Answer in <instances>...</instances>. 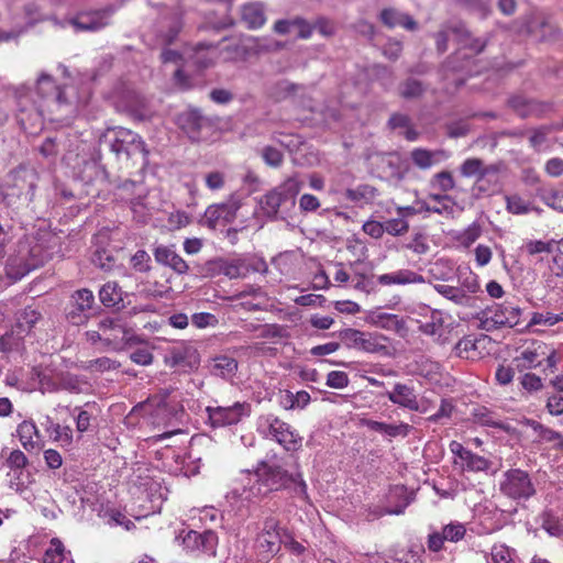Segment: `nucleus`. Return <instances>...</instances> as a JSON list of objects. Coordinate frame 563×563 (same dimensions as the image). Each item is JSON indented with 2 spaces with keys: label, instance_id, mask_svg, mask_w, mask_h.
<instances>
[{
  "label": "nucleus",
  "instance_id": "44",
  "mask_svg": "<svg viewBox=\"0 0 563 563\" xmlns=\"http://www.w3.org/2000/svg\"><path fill=\"white\" fill-rule=\"evenodd\" d=\"M250 331H258L257 338L276 339L284 336V328L278 324H249Z\"/></svg>",
  "mask_w": 563,
  "mask_h": 563
},
{
  "label": "nucleus",
  "instance_id": "34",
  "mask_svg": "<svg viewBox=\"0 0 563 563\" xmlns=\"http://www.w3.org/2000/svg\"><path fill=\"white\" fill-rule=\"evenodd\" d=\"M59 146L66 151V158L70 159L73 154L78 156L80 152L85 151L86 143L76 133H68L59 135Z\"/></svg>",
  "mask_w": 563,
  "mask_h": 563
},
{
  "label": "nucleus",
  "instance_id": "39",
  "mask_svg": "<svg viewBox=\"0 0 563 563\" xmlns=\"http://www.w3.org/2000/svg\"><path fill=\"white\" fill-rule=\"evenodd\" d=\"M64 560L65 547L59 539L53 538L44 553L43 563H63Z\"/></svg>",
  "mask_w": 563,
  "mask_h": 563
},
{
  "label": "nucleus",
  "instance_id": "2",
  "mask_svg": "<svg viewBox=\"0 0 563 563\" xmlns=\"http://www.w3.org/2000/svg\"><path fill=\"white\" fill-rule=\"evenodd\" d=\"M256 429L261 435L272 439L286 451H298L302 438L291 426L273 413L263 415L257 419Z\"/></svg>",
  "mask_w": 563,
  "mask_h": 563
},
{
  "label": "nucleus",
  "instance_id": "62",
  "mask_svg": "<svg viewBox=\"0 0 563 563\" xmlns=\"http://www.w3.org/2000/svg\"><path fill=\"white\" fill-rule=\"evenodd\" d=\"M537 439L538 441L554 443V445L558 448L563 446V437L561 435V433L552 429H549L545 426L537 434Z\"/></svg>",
  "mask_w": 563,
  "mask_h": 563
},
{
  "label": "nucleus",
  "instance_id": "23",
  "mask_svg": "<svg viewBox=\"0 0 563 563\" xmlns=\"http://www.w3.org/2000/svg\"><path fill=\"white\" fill-rule=\"evenodd\" d=\"M16 437L26 451L40 450V431L32 420H24L18 424Z\"/></svg>",
  "mask_w": 563,
  "mask_h": 563
},
{
  "label": "nucleus",
  "instance_id": "8",
  "mask_svg": "<svg viewBox=\"0 0 563 563\" xmlns=\"http://www.w3.org/2000/svg\"><path fill=\"white\" fill-rule=\"evenodd\" d=\"M500 492L511 499H529L536 494V488L529 474L520 468H512L504 473L499 483Z\"/></svg>",
  "mask_w": 563,
  "mask_h": 563
},
{
  "label": "nucleus",
  "instance_id": "40",
  "mask_svg": "<svg viewBox=\"0 0 563 563\" xmlns=\"http://www.w3.org/2000/svg\"><path fill=\"white\" fill-rule=\"evenodd\" d=\"M45 429L53 435L55 441L70 443L73 440L71 428L68 426L62 427L58 423H55L48 416L46 417Z\"/></svg>",
  "mask_w": 563,
  "mask_h": 563
},
{
  "label": "nucleus",
  "instance_id": "27",
  "mask_svg": "<svg viewBox=\"0 0 563 563\" xmlns=\"http://www.w3.org/2000/svg\"><path fill=\"white\" fill-rule=\"evenodd\" d=\"M380 20L390 29L396 26H402L409 31L417 29V22L409 14L391 8L384 9L380 12Z\"/></svg>",
  "mask_w": 563,
  "mask_h": 563
},
{
  "label": "nucleus",
  "instance_id": "57",
  "mask_svg": "<svg viewBox=\"0 0 563 563\" xmlns=\"http://www.w3.org/2000/svg\"><path fill=\"white\" fill-rule=\"evenodd\" d=\"M262 157L268 166L275 168L279 167L284 161L283 153L273 146L263 147Z\"/></svg>",
  "mask_w": 563,
  "mask_h": 563
},
{
  "label": "nucleus",
  "instance_id": "32",
  "mask_svg": "<svg viewBox=\"0 0 563 563\" xmlns=\"http://www.w3.org/2000/svg\"><path fill=\"white\" fill-rule=\"evenodd\" d=\"M377 190L375 187L362 184L356 188H349L345 190L344 196L347 200L355 203H368L376 197Z\"/></svg>",
  "mask_w": 563,
  "mask_h": 563
},
{
  "label": "nucleus",
  "instance_id": "13",
  "mask_svg": "<svg viewBox=\"0 0 563 563\" xmlns=\"http://www.w3.org/2000/svg\"><path fill=\"white\" fill-rule=\"evenodd\" d=\"M466 534V528L462 522L452 521L445 525L440 531L433 530L427 539V548L431 552H440L444 550L445 542L457 543L463 540Z\"/></svg>",
  "mask_w": 563,
  "mask_h": 563
},
{
  "label": "nucleus",
  "instance_id": "50",
  "mask_svg": "<svg viewBox=\"0 0 563 563\" xmlns=\"http://www.w3.org/2000/svg\"><path fill=\"white\" fill-rule=\"evenodd\" d=\"M412 429V426L402 421L398 423H387L384 435L388 439L407 438Z\"/></svg>",
  "mask_w": 563,
  "mask_h": 563
},
{
  "label": "nucleus",
  "instance_id": "31",
  "mask_svg": "<svg viewBox=\"0 0 563 563\" xmlns=\"http://www.w3.org/2000/svg\"><path fill=\"white\" fill-rule=\"evenodd\" d=\"M287 203V201L282 197L275 188L268 191L261 199V207L264 213L269 218H276L279 211V208Z\"/></svg>",
  "mask_w": 563,
  "mask_h": 563
},
{
  "label": "nucleus",
  "instance_id": "4",
  "mask_svg": "<svg viewBox=\"0 0 563 563\" xmlns=\"http://www.w3.org/2000/svg\"><path fill=\"white\" fill-rule=\"evenodd\" d=\"M521 309L511 301L495 303L481 311L477 316L479 328L494 331L504 327L514 328L520 321Z\"/></svg>",
  "mask_w": 563,
  "mask_h": 563
},
{
  "label": "nucleus",
  "instance_id": "6",
  "mask_svg": "<svg viewBox=\"0 0 563 563\" xmlns=\"http://www.w3.org/2000/svg\"><path fill=\"white\" fill-rule=\"evenodd\" d=\"M164 364L175 373L189 374L199 367L200 355L194 345L180 342L166 350Z\"/></svg>",
  "mask_w": 563,
  "mask_h": 563
},
{
  "label": "nucleus",
  "instance_id": "17",
  "mask_svg": "<svg viewBox=\"0 0 563 563\" xmlns=\"http://www.w3.org/2000/svg\"><path fill=\"white\" fill-rule=\"evenodd\" d=\"M175 389L172 387L162 388L153 396L151 401L157 407L158 415L167 417V424H172V420H180L185 411L178 401H169V396Z\"/></svg>",
  "mask_w": 563,
  "mask_h": 563
},
{
  "label": "nucleus",
  "instance_id": "45",
  "mask_svg": "<svg viewBox=\"0 0 563 563\" xmlns=\"http://www.w3.org/2000/svg\"><path fill=\"white\" fill-rule=\"evenodd\" d=\"M385 233H388L393 236L404 235L409 230V223L405 219V217L399 216L395 219H388L384 222Z\"/></svg>",
  "mask_w": 563,
  "mask_h": 563
},
{
  "label": "nucleus",
  "instance_id": "63",
  "mask_svg": "<svg viewBox=\"0 0 563 563\" xmlns=\"http://www.w3.org/2000/svg\"><path fill=\"white\" fill-rule=\"evenodd\" d=\"M191 322L195 327L199 329H203L207 327H216L218 324V319L214 314L209 312H198L192 314Z\"/></svg>",
  "mask_w": 563,
  "mask_h": 563
},
{
  "label": "nucleus",
  "instance_id": "35",
  "mask_svg": "<svg viewBox=\"0 0 563 563\" xmlns=\"http://www.w3.org/2000/svg\"><path fill=\"white\" fill-rule=\"evenodd\" d=\"M99 298L103 306L114 307L122 301V292L117 283L109 282L101 287Z\"/></svg>",
  "mask_w": 563,
  "mask_h": 563
},
{
  "label": "nucleus",
  "instance_id": "3",
  "mask_svg": "<svg viewBox=\"0 0 563 563\" xmlns=\"http://www.w3.org/2000/svg\"><path fill=\"white\" fill-rule=\"evenodd\" d=\"M102 139L118 159H129L137 153L143 154L144 158L148 155L145 142L132 130L122 126L109 128Z\"/></svg>",
  "mask_w": 563,
  "mask_h": 563
},
{
  "label": "nucleus",
  "instance_id": "60",
  "mask_svg": "<svg viewBox=\"0 0 563 563\" xmlns=\"http://www.w3.org/2000/svg\"><path fill=\"white\" fill-rule=\"evenodd\" d=\"M350 383L349 376L342 371H332L327 376V386L335 389L345 388Z\"/></svg>",
  "mask_w": 563,
  "mask_h": 563
},
{
  "label": "nucleus",
  "instance_id": "28",
  "mask_svg": "<svg viewBox=\"0 0 563 563\" xmlns=\"http://www.w3.org/2000/svg\"><path fill=\"white\" fill-rule=\"evenodd\" d=\"M208 265L214 266L219 273L223 274L224 276L231 279L245 277L249 273V266L243 261L240 260L231 262L224 260H217L208 263Z\"/></svg>",
  "mask_w": 563,
  "mask_h": 563
},
{
  "label": "nucleus",
  "instance_id": "33",
  "mask_svg": "<svg viewBox=\"0 0 563 563\" xmlns=\"http://www.w3.org/2000/svg\"><path fill=\"white\" fill-rule=\"evenodd\" d=\"M434 289L456 305L468 306L472 300V297L464 289L459 287L439 284L434 286Z\"/></svg>",
  "mask_w": 563,
  "mask_h": 563
},
{
  "label": "nucleus",
  "instance_id": "30",
  "mask_svg": "<svg viewBox=\"0 0 563 563\" xmlns=\"http://www.w3.org/2000/svg\"><path fill=\"white\" fill-rule=\"evenodd\" d=\"M474 422L497 429H506V426L498 419V416L484 406L475 407L472 411Z\"/></svg>",
  "mask_w": 563,
  "mask_h": 563
},
{
  "label": "nucleus",
  "instance_id": "22",
  "mask_svg": "<svg viewBox=\"0 0 563 563\" xmlns=\"http://www.w3.org/2000/svg\"><path fill=\"white\" fill-rule=\"evenodd\" d=\"M241 22L250 30L262 27L266 22V13L263 3L247 2L240 8Z\"/></svg>",
  "mask_w": 563,
  "mask_h": 563
},
{
  "label": "nucleus",
  "instance_id": "10",
  "mask_svg": "<svg viewBox=\"0 0 563 563\" xmlns=\"http://www.w3.org/2000/svg\"><path fill=\"white\" fill-rule=\"evenodd\" d=\"M385 396L391 404L399 408L421 413H424L428 410L423 401L419 399L413 385L410 383H395L393 389L386 391Z\"/></svg>",
  "mask_w": 563,
  "mask_h": 563
},
{
  "label": "nucleus",
  "instance_id": "37",
  "mask_svg": "<svg viewBox=\"0 0 563 563\" xmlns=\"http://www.w3.org/2000/svg\"><path fill=\"white\" fill-rule=\"evenodd\" d=\"M426 89L423 82L415 78H408L399 87L400 96L405 99L419 98Z\"/></svg>",
  "mask_w": 563,
  "mask_h": 563
},
{
  "label": "nucleus",
  "instance_id": "1",
  "mask_svg": "<svg viewBox=\"0 0 563 563\" xmlns=\"http://www.w3.org/2000/svg\"><path fill=\"white\" fill-rule=\"evenodd\" d=\"M254 476L256 482L250 488L252 497H265L273 492L287 489L300 496L308 498L307 484L299 471L289 473L276 462H258Z\"/></svg>",
  "mask_w": 563,
  "mask_h": 563
},
{
  "label": "nucleus",
  "instance_id": "36",
  "mask_svg": "<svg viewBox=\"0 0 563 563\" xmlns=\"http://www.w3.org/2000/svg\"><path fill=\"white\" fill-rule=\"evenodd\" d=\"M302 183L297 177H289L275 189L282 194V197L289 202L290 206L295 205V198L301 190Z\"/></svg>",
  "mask_w": 563,
  "mask_h": 563
},
{
  "label": "nucleus",
  "instance_id": "52",
  "mask_svg": "<svg viewBox=\"0 0 563 563\" xmlns=\"http://www.w3.org/2000/svg\"><path fill=\"white\" fill-rule=\"evenodd\" d=\"M432 185L440 190L446 192L455 187V181L452 174L448 170L437 173L432 178Z\"/></svg>",
  "mask_w": 563,
  "mask_h": 563
},
{
  "label": "nucleus",
  "instance_id": "64",
  "mask_svg": "<svg viewBox=\"0 0 563 563\" xmlns=\"http://www.w3.org/2000/svg\"><path fill=\"white\" fill-rule=\"evenodd\" d=\"M543 201L551 208L563 212V191H548L542 196Z\"/></svg>",
  "mask_w": 563,
  "mask_h": 563
},
{
  "label": "nucleus",
  "instance_id": "55",
  "mask_svg": "<svg viewBox=\"0 0 563 563\" xmlns=\"http://www.w3.org/2000/svg\"><path fill=\"white\" fill-rule=\"evenodd\" d=\"M463 461L465 462L467 470L474 472L485 471L489 466V463L485 457L474 454L471 451L465 453Z\"/></svg>",
  "mask_w": 563,
  "mask_h": 563
},
{
  "label": "nucleus",
  "instance_id": "41",
  "mask_svg": "<svg viewBox=\"0 0 563 563\" xmlns=\"http://www.w3.org/2000/svg\"><path fill=\"white\" fill-rule=\"evenodd\" d=\"M460 173L463 177H476L482 180L483 161L477 157L466 158L460 166Z\"/></svg>",
  "mask_w": 563,
  "mask_h": 563
},
{
  "label": "nucleus",
  "instance_id": "61",
  "mask_svg": "<svg viewBox=\"0 0 563 563\" xmlns=\"http://www.w3.org/2000/svg\"><path fill=\"white\" fill-rule=\"evenodd\" d=\"M507 210L514 214H526L530 211V207L519 196H510L507 197Z\"/></svg>",
  "mask_w": 563,
  "mask_h": 563
},
{
  "label": "nucleus",
  "instance_id": "47",
  "mask_svg": "<svg viewBox=\"0 0 563 563\" xmlns=\"http://www.w3.org/2000/svg\"><path fill=\"white\" fill-rule=\"evenodd\" d=\"M493 563H516L514 551L505 544H494L490 551Z\"/></svg>",
  "mask_w": 563,
  "mask_h": 563
},
{
  "label": "nucleus",
  "instance_id": "59",
  "mask_svg": "<svg viewBox=\"0 0 563 563\" xmlns=\"http://www.w3.org/2000/svg\"><path fill=\"white\" fill-rule=\"evenodd\" d=\"M520 385L528 393H536L543 388L542 379L533 373H526L520 377Z\"/></svg>",
  "mask_w": 563,
  "mask_h": 563
},
{
  "label": "nucleus",
  "instance_id": "54",
  "mask_svg": "<svg viewBox=\"0 0 563 563\" xmlns=\"http://www.w3.org/2000/svg\"><path fill=\"white\" fill-rule=\"evenodd\" d=\"M130 360L142 366H147L153 363L154 355L147 346H140L130 353Z\"/></svg>",
  "mask_w": 563,
  "mask_h": 563
},
{
  "label": "nucleus",
  "instance_id": "26",
  "mask_svg": "<svg viewBox=\"0 0 563 563\" xmlns=\"http://www.w3.org/2000/svg\"><path fill=\"white\" fill-rule=\"evenodd\" d=\"M36 91L42 98L52 99L59 106L67 103L63 89L56 86L54 79L47 74H42L37 79Z\"/></svg>",
  "mask_w": 563,
  "mask_h": 563
},
{
  "label": "nucleus",
  "instance_id": "15",
  "mask_svg": "<svg viewBox=\"0 0 563 563\" xmlns=\"http://www.w3.org/2000/svg\"><path fill=\"white\" fill-rule=\"evenodd\" d=\"M183 544L189 551H200L213 555L218 544V536L212 530H206L201 533L190 530L183 538Z\"/></svg>",
  "mask_w": 563,
  "mask_h": 563
},
{
  "label": "nucleus",
  "instance_id": "24",
  "mask_svg": "<svg viewBox=\"0 0 563 563\" xmlns=\"http://www.w3.org/2000/svg\"><path fill=\"white\" fill-rule=\"evenodd\" d=\"M377 282L384 286L408 285V284H423L424 278L422 275H420L413 271L399 269L394 273L379 275L377 277Z\"/></svg>",
  "mask_w": 563,
  "mask_h": 563
},
{
  "label": "nucleus",
  "instance_id": "56",
  "mask_svg": "<svg viewBox=\"0 0 563 563\" xmlns=\"http://www.w3.org/2000/svg\"><path fill=\"white\" fill-rule=\"evenodd\" d=\"M119 367H120L119 362H117L110 357H107V356H102V357L90 361L89 366H88V368H90L91 371H96L99 373L114 371Z\"/></svg>",
  "mask_w": 563,
  "mask_h": 563
},
{
  "label": "nucleus",
  "instance_id": "38",
  "mask_svg": "<svg viewBox=\"0 0 563 563\" xmlns=\"http://www.w3.org/2000/svg\"><path fill=\"white\" fill-rule=\"evenodd\" d=\"M539 357L540 353L538 350L526 349L515 358V363L517 368L522 372L539 366L541 364Z\"/></svg>",
  "mask_w": 563,
  "mask_h": 563
},
{
  "label": "nucleus",
  "instance_id": "14",
  "mask_svg": "<svg viewBox=\"0 0 563 563\" xmlns=\"http://www.w3.org/2000/svg\"><path fill=\"white\" fill-rule=\"evenodd\" d=\"M207 412L212 427H225L236 424L243 417H247L250 405L235 402L228 407H208Z\"/></svg>",
  "mask_w": 563,
  "mask_h": 563
},
{
  "label": "nucleus",
  "instance_id": "18",
  "mask_svg": "<svg viewBox=\"0 0 563 563\" xmlns=\"http://www.w3.org/2000/svg\"><path fill=\"white\" fill-rule=\"evenodd\" d=\"M451 36L460 42L464 36H468V31L466 30L465 25L459 21H450L444 23L434 34L438 53L443 54L448 51V42Z\"/></svg>",
  "mask_w": 563,
  "mask_h": 563
},
{
  "label": "nucleus",
  "instance_id": "9",
  "mask_svg": "<svg viewBox=\"0 0 563 563\" xmlns=\"http://www.w3.org/2000/svg\"><path fill=\"white\" fill-rule=\"evenodd\" d=\"M340 338L347 347L362 350L367 353H386L387 351V338L383 334L349 328L340 332Z\"/></svg>",
  "mask_w": 563,
  "mask_h": 563
},
{
  "label": "nucleus",
  "instance_id": "43",
  "mask_svg": "<svg viewBox=\"0 0 563 563\" xmlns=\"http://www.w3.org/2000/svg\"><path fill=\"white\" fill-rule=\"evenodd\" d=\"M183 15H184V11L179 8L175 12V18H174L172 24L169 25L167 32L162 33V35H161L163 44L169 45L177 38L178 34L180 33V31L183 29V21H181Z\"/></svg>",
  "mask_w": 563,
  "mask_h": 563
},
{
  "label": "nucleus",
  "instance_id": "20",
  "mask_svg": "<svg viewBox=\"0 0 563 563\" xmlns=\"http://www.w3.org/2000/svg\"><path fill=\"white\" fill-rule=\"evenodd\" d=\"M238 369V360L225 354L212 357L209 363L210 374L225 380H231L236 375Z\"/></svg>",
  "mask_w": 563,
  "mask_h": 563
},
{
  "label": "nucleus",
  "instance_id": "21",
  "mask_svg": "<svg viewBox=\"0 0 563 563\" xmlns=\"http://www.w3.org/2000/svg\"><path fill=\"white\" fill-rule=\"evenodd\" d=\"M410 157L415 166L420 169H429L449 158V154L444 150H427L418 147L411 151Z\"/></svg>",
  "mask_w": 563,
  "mask_h": 563
},
{
  "label": "nucleus",
  "instance_id": "5",
  "mask_svg": "<svg viewBox=\"0 0 563 563\" xmlns=\"http://www.w3.org/2000/svg\"><path fill=\"white\" fill-rule=\"evenodd\" d=\"M283 532L277 518L268 516L263 520L261 531L255 538V549L261 561H268L280 550L283 543Z\"/></svg>",
  "mask_w": 563,
  "mask_h": 563
},
{
  "label": "nucleus",
  "instance_id": "48",
  "mask_svg": "<svg viewBox=\"0 0 563 563\" xmlns=\"http://www.w3.org/2000/svg\"><path fill=\"white\" fill-rule=\"evenodd\" d=\"M59 135L48 136L41 144L38 151L43 157L55 159L59 152Z\"/></svg>",
  "mask_w": 563,
  "mask_h": 563
},
{
  "label": "nucleus",
  "instance_id": "58",
  "mask_svg": "<svg viewBox=\"0 0 563 563\" xmlns=\"http://www.w3.org/2000/svg\"><path fill=\"white\" fill-rule=\"evenodd\" d=\"M133 268L140 273H146L151 269V257L144 250H139L131 258Z\"/></svg>",
  "mask_w": 563,
  "mask_h": 563
},
{
  "label": "nucleus",
  "instance_id": "25",
  "mask_svg": "<svg viewBox=\"0 0 563 563\" xmlns=\"http://www.w3.org/2000/svg\"><path fill=\"white\" fill-rule=\"evenodd\" d=\"M25 336L26 334L13 325L0 336V352L5 356L12 353H22L25 349Z\"/></svg>",
  "mask_w": 563,
  "mask_h": 563
},
{
  "label": "nucleus",
  "instance_id": "29",
  "mask_svg": "<svg viewBox=\"0 0 563 563\" xmlns=\"http://www.w3.org/2000/svg\"><path fill=\"white\" fill-rule=\"evenodd\" d=\"M41 318L42 314L38 310L32 307H26L16 314L14 327L29 335Z\"/></svg>",
  "mask_w": 563,
  "mask_h": 563
},
{
  "label": "nucleus",
  "instance_id": "49",
  "mask_svg": "<svg viewBox=\"0 0 563 563\" xmlns=\"http://www.w3.org/2000/svg\"><path fill=\"white\" fill-rule=\"evenodd\" d=\"M91 261L95 266L106 272L111 271L115 264L114 257L107 250H97L93 253Z\"/></svg>",
  "mask_w": 563,
  "mask_h": 563
},
{
  "label": "nucleus",
  "instance_id": "16",
  "mask_svg": "<svg viewBox=\"0 0 563 563\" xmlns=\"http://www.w3.org/2000/svg\"><path fill=\"white\" fill-rule=\"evenodd\" d=\"M111 14L112 10L110 9L80 13L70 20V24L77 31L95 32L109 24Z\"/></svg>",
  "mask_w": 563,
  "mask_h": 563
},
{
  "label": "nucleus",
  "instance_id": "7",
  "mask_svg": "<svg viewBox=\"0 0 563 563\" xmlns=\"http://www.w3.org/2000/svg\"><path fill=\"white\" fill-rule=\"evenodd\" d=\"M178 126L192 141H202L208 139L214 131V121L199 109H188L181 112L177 118Z\"/></svg>",
  "mask_w": 563,
  "mask_h": 563
},
{
  "label": "nucleus",
  "instance_id": "12",
  "mask_svg": "<svg viewBox=\"0 0 563 563\" xmlns=\"http://www.w3.org/2000/svg\"><path fill=\"white\" fill-rule=\"evenodd\" d=\"M95 302V296L91 290L87 288L76 290L69 300L66 309V318L73 324H82L89 318V310Z\"/></svg>",
  "mask_w": 563,
  "mask_h": 563
},
{
  "label": "nucleus",
  "instance_id": "51",
  "mask_svg": "<svg viewBox=\"0 0 563 563\" xmlns=\"http://www.w3.org/2000/svg\"><path fill=\"white\" fill-rule=\"evenodd\" d=\"M443 328V320L440 314L432 312L431 319L420 322L419 330L426 335H437Z\"/></svg>",
  "mask_w": 563,
  "mask_h": 563
},
{
  "label": "nucleus",
  "instance_id": "46",
  "mask_svg": "<svg viewBox=\"0 0 563 563\" xmlns=\"http://www.w3.org/2000/svg\"><path fill=\"white\" fill-rule=\"evenodd\" d=\"M562 321H563V312H561V313L534 312L531 317L529 325L543 324V325L552 327Z\"/></svg>",
  "mask_w": 563,
  "mask_h": 563
},
{
  "label": "nucleus",
  "instance_id": "42",
  "mask_svg": "<svg viewBox=\"0 0 563 563\" xmlns=\"http://www.w3.org/2000/svg\"><path fill=\"white\" fill-rule=\"evenodd\" d=\"M223 52L227 59L242 60L249 55V45L243 40L234 41L224 46Z\"/></svg>",
  "mask_w": 563,
  "mask_h": 563
},
{
  "label": "nucleus",
  "instance_id": "53",
  "mask_svg": "<svg viewBox=\"0 0 563 563\" xmlns=\"http://www.w3.org/2000/svg\"><path fill=\"white\" fill-rule=\"evenodd\" d=\"M553 242H544L541 240H530L523 245V250L531 256L541 253H551L553 249Z\"/></svg>",
  "mask_w": 563,
  "mask_h": 563
},
{
  "label": "nucleus",
  "instance_id": "19",
  "mask_svg": "<svg viewBox=\"0 0 563 563\" xmlns=\"http://www.w3.org/2000/svg\"><path fill=\"white\" fill-rule=\"evenodd\" d=\"M153 254L158 264L172 268L179 275L187 274L189 271L188 264L175 252L173 247L158 245L154 249Z\"/></svg>",
  "mask_w": 563,
  "mask_h": 563
},
{
  "label": "nucleus",
  "instance_id": "11",
  "mask_svg": "<svg viewBox=\"0 0 563 563\" xmlns=\"http://www.w3.org/2000/svg\"><path fill=\"white\" fill-rule=\"evenodd\" d=\"M241 203L233 195L223 202L209 206L203 214L205 224L210 229L228 224L235 220Z\"/></svg>",
  "mask_w": 563,
  "mask_h": 563
}]
</instances>
